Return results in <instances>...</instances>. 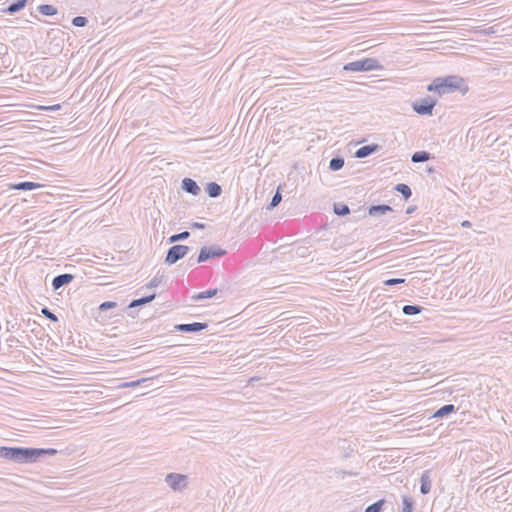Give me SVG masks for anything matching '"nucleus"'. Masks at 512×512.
Instances as JSON below:
<instances>
[{"label": "nucleus", "mask_w": 512, "mask_h": 512, "mask_svg": "<svg viewBox=\"0 0 512 512\" xmlns=\"http://www.w3.org/2000/svg\"><path fill=\"white\" fill-rule=\"evenodd\" d=\"M57 450L53 448H33V447H7L0 446V457L6 460L28 464L35 463L46 455H55Z\"/></svg>", "instance_id": "f257e3e1"}, {"label": "nucleus", "mask_w": 512, "mask_h": 512, "mask_svg": "<svg viewBox=\"0 0 512 512\" xmlns=\"http://www.w3.org/2000/svg\"><path fill=\"white\" fill-rule=\"evenodd\" d=\"M429 92L437 93L439 96L444 94L460 91L462 94L469 90L465 80L457 75H449L446 77H438L427 86Z\"/></svg>", "instance_id": "f03ea898"}, {"label": "nucleus", "mask_w": 512, "mask_h": 512, "mask_svg": "<svg viewBox=\"0 0 512 512\" xmlns=\"http://www.w3.org/2000/svg\"><path fill=\"white\" fill-rule=\"evenodd\" d=\"M382 69V65L379 64L375 58H364L354 62H350L344 65L343 70L353 72H363Z\"/></svg>", "instance_id": "7ed1b4c3"}, {"label": "nucleus", "mask_w": 512, "mask_h": 512, "mask_svg": "<svg viewBox=\"0 0 512 512\" xmlns=\"http://www.w3.org/2000/svg\"><path fill=\"white\" fill-rule=\"evenodd\" d=\"M190 251V248L186 245H173L171 246L166 254L165 263L167 265H173L178 262L180 259L184 258L187 253Z\"/></svg>", "instance_id": "20e7f679"}, {"label": "nucleus", "mask_w": 512, "mask_h": 512, "mask_svg": "<svg viewBox=\"0 0 512 512\" xmlns=\"http://www.w3.org/2000/svg\"><path fill=\"white\" fill-rule=\"evenodd\" d=\"M226 253H227L226 250L222 249L221 247H219L217 245H212V246H208V247L204 246L200 249V252H199V255L197 258V263H203L212 258L222 257Z\"/></svg>", "instance_id": "39448f33"}, {"label": "nucleus", "mask_w": 512, "mask_h": 512, "mask_svg": "<svg viewBox=\"0 0 512 512\" xmlns=\"http://www.w3.org/2000/svg\"><path fill=\"white\" fill-rule=\"evenodd\" d=\"M437 101L430 96L421 98L413 103V110L419 115H432Z\"/></svg>", "instance_id": "423d86ee"}, {"label": "nucleus", "mask_w": 512, "mask_h": 512, "mask_svg": "<svg viewBox=\"0 0 512 512\" xmlns=\"http://www.w3.org/2000/svg\"><path fill=\"white\" fill-rule=\"evenodd\" d=\"M186 476L178 473H169L165 477V482L173 490H181L186 487Z\"/></svg>", "instance_id": "0eeeda50"}, {"label": "nucleus", "mask_w": 512, "mask_h": 512, "mask_svg": "<svg viewBox=\"0 0 512 512\" xmlns=\"http://www.w3.org/2000/svg\"><path fill=\"white\" fill-rule=\"evenodd\" d=\"M208 327L207 323H200V322H194V323H188V324H177L175 325V329L179 332L183 333H195L202 331Z\"/></svg>", "instance_id": "6e6552de"}, {"label": "nucleus", "mask_w": 512, "mask_h": 512, "mask_svg": "<svg viewBox=\"0 0 512 512\" xmlns=\"http://www.w3.org/2000/svg\"><path fill=\"white\" fill-rule=\"evenodd\" d=\"M181 188L183 191L193 196H197L201 191L197 182L191 178H184L181 182Z\"/></svg>", "instance_id": "1a4fd4ad"}, {"label": "nucleus", "mask_w": 512, "mask_h": 512, "mask_svg": "<svg viewBox=\"0 0 512 512\" xmlns=\"http://www.w3.org/2000/svg\"><path fill=\"white\" fill-rule=\"evenodd\" d=\"M74 279V275L69 273H64L57 275L52 280V287L54 290H58L61 287L70 284Z\"/></svg>", "instance_id": "9d476101"}, {"label": "nucleus", "mask_w": 512, "mask_h": 512, "mask_svg": "<svg viewBox=\"0 0 512 512\" xmlns=\"http://www.w3.org/2000/svg\"><path fill=\"white\" fill-rule=\"evenodd\" d=\"M391 211H393V208L390 205L379 204L370 206L368 213L370 216L379 217Z\"/></svg>", "instance_id": "9b49d317"}, {"label": "nucleus", "mask_w": 512, "mask_h": 512, "mask_svg": "<svg viewBox=\"0 0 512 512\" xmlns=\"http://www.w3.org/2000/svg\"><path fill=\"white\" fill-rule=\"evenodd\" d=\"M420 492L423 495H426L431 490V477H430V471L425 470L420 477Z\"/></svg>", "instance_id": "f8f14e48"}, {"label": "nucleus", "mask_w": 512, "mask_h": 512, "mask_svg": "<svg viewBox=\"0 0 512 512\" xmlns=\"http://www.w3.org/2000/svg\"><path fill=\"white\" fill-rule=\"evenodd\" d=\"M378 148L379 146L377 144L362 146L356 151L355 156L357 158H366L370 156L372 153L376 152Z\"/></svg>", "instance_id": "ddd939ff"}, {"label": "nucleus", "mask_w": 512, "mask_h": 512, "mask_svg": "<svg viewBox=\"0 0 512 512\" xmlns=\"http://www.w3.org/2000/svg\"><path fill=\"white\" fill-rule=\"evenodd\" d=\"M42 187L41 184L39 183H36V182H31V181H24V182H19V183H16V184H11L10 185V188L11 189H14V190H34V189H37V188H40Z\"/></svg>", "instance_id": "4468645a"}, {"label": "nucleus", "mask_w": 512, "mask_h": 512, "mask_svg": "<svg viewBox=\"0 0 512 512\" xmlns=\"http://www.w3.org/2000/svg\"><path fill=\"white\" fill-rule=\"evenodd\" d=\"M218 293V289L214 288V289H208L206 291H203V292H199L197 294H194L191 299L195 302L197 301H202L204 299H209V298H212L214 296H216Z\"/></svg>", "instance_id": "2eb2a0df"}, {"label": "nucleus", "mask_w": 512, "mask_h": 512, "mask_svg": "<svg viewBox=\"0 0 512 512\" xmlns=\"http://www.w3.org/2000/svg\"><path fill=\"white\" fill-rule=\"evenodd\" d=\"M456 411V408L453 404H446L436 410L433 414L435 418H442Z\"/></svg>", "instance_id": "dca6fc26"}, {"label": "nucleus", "mask_w": 512, "mask_h": 512, "mask_svg": "<svg viewBox=\"0 0 512 512\" xmlns=\"http://www.w3.org/2000/svg\"><path fill=\"white\" fill-rule=\"evenodd\" d=\"M206 192L211 198H217L222 193V188L216 182H210L206 186Z\"/></svg>", "instance_id": "f3484780"}, {"label": "nucleus", "mask_w": 512, "mask_h": 512, "mask_svg": "<svg viewBox=\"0 0 512 512\" xmlns=\"http://www.w3.org/2000/svg\"><path fill=\"white\" fill-rule=\"evenodd\" d=\"M432 156L429 152L427 151H417L415 152L412 157H411V161L413 163H420V162H426L428 161L429 159H431Z\"/></svg>", "instance_id": "a211bd4d"}, {"label": "nucleus", "mask_w": 512, "mask_h": 512, "mask_svg": "<svg viewBox=\"0 0 512 512\" xmlns=\"http://www.w3.org/2000/svg\"><path fill=\"white\" fill-rule=\"evenodd\" d=\"M155 297H156V294H151V295H148V296L141 297L139 299H134V300H132L130 302L128 307L129 308H135V307L147 304V303L151 302L152 300H154Z\"/></svg>", "instance_id": "6ab92c4d"}, {"label": "nucleus", "mask_w": 512, "mask_h": 512, "mask_svg": "<svg viewBox=\"0 0 512 512\" xmlns=\"http://www.w3.org/2000/svg\"><path fill=\"white\" fill-rule=\"evenodd\" d=\"M414 510V500L411 496L404 495L402 496V509L401 512H413Z\"/></svg>", "instance_id": "aec40b11"}, {"label": "nucleus", "mask_w": 512, "mask_h": 512, "mask_svg": "<svg viewBox=\"0 0 512 512\" xmlns=\"http://www.w3.org/2000/svg\"><path fill=\"white\" fill-rule=\"evenodd\" d=\"M26 4L27 0H16L8 6L7 12L10 14H14L22 10L26 6Z\"/></svg>", "instance_id": "412c9836"}, {"label": "nucleus", "mask_w": 512, "mask_h": 512, "mask_svg": "<svg viewBox=\"0 0 512 512\" xmlns=\"http://www.w3.org/2000/svg\"><path fill=\"white\" fill-rule=\"evenodd\" d=\"M395 190L397 192H399L405 200H408L412 195L411 188L407 184H404V183L397 184L395 186Z\"/></svg>", "instance_id": "4be33fe9"}, {"label": "nucleus", "mask_w": 512, "mask_h": 512, "mask_svg": "<svg viewBox=\"0 0 512 512\" xmlns=\"http://www.w3.org/2000/svg\"><path fill=\"white\" fill-rule=\"evenodd\" d=\"M424 308L420 305H405L402 312L407 316L419 314Z\"/></svg>", "instance_id": "5701e85b"}, {"label": "nucleus", "mask_w": 512, "mask_h": 512, "mask_svg": "<svg viewBox=\"0 0 512 512\" xmlns=\"http://www.w3.org/2000/svg\"><path fill=\"white\" fill-rule=\"evenodd\" d=\"M282 200V194H281V186H279L273 195L271 202L268 204L267 209L273 210L275 207L279 205V203Z\"/></svg>", "instance_id": "b1692460"}, {"label": "nucleus", "mask_w": 512, "mask_h": 512, "mask_svg": "<svg viewBox=\"0 0 512 512\" xmlns=\"http://www.w3.org/2000/svg\"><path fill=\"white\" fill-rule=\"evenodd\" d=\"M38 11L45 16H53L57 14V9L50 4H42L38 7Z\"/></svg>", "instance_id": "393cba45"}, {"label": "nucleus", "mask_w": 512, "mask_h": 512, "mask_svg": "<svg viewBox=\"0 0 512 512\" xmlns=\"http://www.w3.org/2000/svg\"><path fill=\"white\" fill-rule=\"evenodd\" d=\"M344 166V158L342 157H333L329 162V169L331 171H338Z\"/></svg>", "instance_id": "a878e982"}, {"label": "nucleus", "mask_w": 512, "mask_h": 512, "mask_svg": "<svg viewBox=\"0 0 512 512\" xmlns=\"http://www.w3.org/2000/svg\"><path fill=\"white\" fill-rule=\"evenodd\" d=\"M333 211L338 216H346L350 213V209L348 205L343 203H335L333 207Z\"/></svg>", "instance_id": "bb28decb"}, {"label": "nucleus", "mask_w": 512, "mask_h": 512, "mask_svg": "<svg viewBox=\"0 0 512 512\" xmlns=\"http://www.w3.org/2000/svg\"><path fill=\"white\" fill-rule=\"evenodd\" d=\"M385 503L384 499H380L376 501L375 503L369 505L364 512H381L382 507Z\"/></svg>", "instance_id": "cd10ccee"}, {"label": "nucleus", "mask_w": 512, "mask_h": 512, "mask_svg": "<svg viewBox=\"0 0 512 512\" xmlns=\"http://www.w3.org/2000/svg\"><path fill=\"white\" fill-rule=\"evenodd\" d=\"M189 236H190V233L188 231H183L181 233L174 234V235L170 236L168 239V242L175 243L178 241H183V240L187 239Z\"/></svg>", "instance_id": "c85d7f7f"}, {"label": "nucleus", "mask_w": 512, "mask_h": 512, "mask_svg": "<svg viewBox=\"0 0 512 512\" xmlns=\"http://www.w3.org/2000/svg\"><path fill=\"white\" fill-rule=\"evenodd\" d=\"M148 379L147 378H143V379H139V380H136V381H131V382H122L121 384H119V388H131V387H136L138 385H140L141 383L147 381Z\"/></svg>", "instance_id": "c756f323"}, {"label": "nucleus", "mask_w": 512, "mask_h": 512, "mask_svg": "<svg viewBox=\"0 0 512 512\" xmlns=\"http://www.w3.org/2000/svg\"><path fill=\"white\" fill-rule=\"evenodd\" d=\"M88 23V19L84 16H76L72 19V24L76 27H84Z\"/></svg>", "instance_id": "7c9ffc66"}, {"label": "nucleus", "mask_w": 512, "mask_h": 512, "mask_svg": "<svg viewBox=\"0 0 512 512\" xmlns=\"http://www.w3.org/2000/svg\"><path fill=\"white\" fill-rule=\"evenodd\" d=\"M41 313L50 321H58V317L48 307H43Z\"/></svg>", "instance_id": "2f4dec72"}, {"label": "nucleus", "mask_w": 512, "mask_h": 512, "mask_svg": "<svg viewBox=\"0 0 512 512\" xmlns=\"http://www.w3.org/2000/svg\"><path fill=\"white\" fill-rule=\"evenodd\" d=\"M162 279H163V275H161V276H159V275L154 276L150 280V282L146 285L147 288H156V287H158L161 284Z\"/></svg>", "instance_id": "473e14b6"}, {"label": "nucleus", "mask_w": 512, "mask_h": 512, "mask_svg": "<svg viewBox=\"0 0 512 512\" xmlns=\"http://www.w3.org/2000/svg\"><path fill=\"white\" fill-rule=\"evenodd\" d=\"M405 281L406 280L404 278H390V279L385 280L383 283L386 286H394V285H398V284H403V283H405Z\"/></svg>", "instance_id": "72a5a7b5"}, {"label": "nucleus", "mask_w": 512, "mask_h": 512, "mask_svg": "<svg viewBox=\"0 0 512 512\" xmlns=\"http://www.w3.org/2000/svg\"><path fill=\"white\" fill-rule=\"evenodd\" d=\"M117 306V303L116 302H113V301H105L103 303L100 304L99 306V310L100 311H106V310H109V309H112V308H115Z\"/></svg>", "instance_id": "f704fd0d"}, {"label": "nucleus", "mask_w": 512, "mask_h": 512, "mask_svg": "<svg viewBox=\"0 0 512 512\" xmlns=\"http://www.w3.org/2000/svg\"><path fill=\"white\" fill-rule=\"evenodd\" d=\"M8 53V46L0 42V57L5 56Z\"/></svg>", "instance_id": "c9c22d12"}, {"label": "nucleus", "mask_w": 512, "mask_h": 512, "mask_svg": "<svg viewBox=\"0 0 512 512\" xmlns=\"http://www.w3.org/2000/svg\"><path fill=\"white\" fill-rule=\"evenodd\" d=\"M192 227L196 228V229H204L205 228V224L199 223V222H195V223L192 224Z\"/></svg>", "instance_id": "e433bc0d"}, {"label": "nucleus", "mask_w": 512, "mask_h": 512, "mask_svg": "<svg viewBox=\"0 0 512 512\" xmlns=\"http://www.w3.org/2000/svg\"><path fill=\"white\" fill-rule=\"evenodd\" d=\"M415 209H416V206H410L407 208L406 213L411 214L415 211Z\"/></svg>", "instance_id": "4c0bfd02"}, {"label": "nucleus", "mask_w": 512, "mask_h": 512, "mask_svg": "<svg viewBox=\"0 0 512 512\" xmlns=\"http://www.w3.org/2000/svg\"><path fill=\"white\" fill-rule=\"evenodd\" d=\"M462 226L463 227H470L471 223L469 221L465 220V221L462 222Z\"/></svg>", "instance_id": "58836bf2"}, {"label": "nucleus", "mask_w": 512, "mask_h": 512, "mask_svg": "<svg viewBox=\"0 0 512 512\" xmlns=\"http://www.w3.org/2000/svg\"><path fill=\"white\" fill-rule=\"evenodd\" d=\"M59 108H60V105L57 104V105H54V106L50 107L49 109L56 110V109H59Z\"/></svg>", "instance_id": "ea45409f"}]
</instances>
